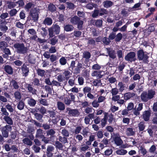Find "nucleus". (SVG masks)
Masks as SVG:
<instances>
[{
	"label": "nucleus",
	"instance_id": "60",
	"mask_svg": "<svg viewBox=\"0 0 157 157\" xmlns=\"http://www.w3.org/2000/svg\"><path fill=\"white\" fill-rule=\"evenodd\" d=\"M50 44L53 46L55 45L58 41V39L57 38L56 36H55L50 40Z\"/></svg>",
	"mask_w": 157,
	"mask_h": 157
},
{
	"label": "nucleus",
	"instance_id": "22",
	"mask_svg": "<svg viewBox=\"0 0 157 157\" xmlns=\"http://www.w3.org/2000/svg\"><path fill=\"white\" fill-rule=\"evenodd\" d=\"M63 28L64 31L68 32L73 30L74 29V27L71 25L67 24L64 25Z\"/></svg>",
	"mask_w": 157,
	"mask_h": 157
},
{
	"label": "nucleus",
	"instance_id": "11",
	"mask_svg": "<svg viewBox=\"0 0 157 157\" xmlns=\"http://www.w3.org/2000/svg\"><path fill=\"white\" fill-rule=\"evenodd\" d=\"M66 110L68 112V114L70 116L77 117L80 114V113L77 109H72L68 107L66 108Z\"/></svg>",
	"mask_w": 157,
	"mask_h": 157
},
{
	"label": "nucleus",
	"instance_id": "3",
	"mask_svg": "<svg viewBox=\"0 0 157 157\" xmlns=\"http://www.w3.org/2000/svg\"><path fill=\"white\" fill-rule=\"evenodd\" d=\"M155 94V92L152 90L148 91L147 93V91L143 92L140 95L141 99L142 101L144 102H147L149 99L152 98Z\"/></svg>",
	"mask_w": 157,
	"mask_h": 157
},
{
	"label": "nucleus",
	"instance_id": "45",
	"mask_svg": "<svg viewBox=\"0 0 157 157\" xmlns=\"http://www.w3.org/2000/svg\"><path fill=\"white\" fill-rule=\"evenodd\" d=\"M127 153V151L126 150L123 149L118 150L116 151V154L120 155H125Z\"/></svg>",
	"mask_w": 157,
	"mask_h": 157
},
{
	"label": "nucleus",
	"instance_id": "21",
	"mask_svg": "<svg viewBox=\"0 0 157 157\" xmlns=\"http://www.w3.org/2000/svg\"><path fill=\"white\" fill-rule=\"evenodd\" d=\"M82 64L78 62L77 66L74 69V73L75 74L80 73L81 71V69L82 68Z\"/></svg>",
	"mask_w": 157,
	"mask_h": 157
},
{
	"label": "nucleus",
	"instance_id": "30",
	"mask_svg": "<svg viewBox=\"0 0 157 157\" xmlns=\"http://www.w3.org/2000/svg\"><path fill=\"white\" fill-rule=\"evenodd\" d=\"M25 105V103L22 100H20L17 103V108L19 110H22L24 109Z\"/></svg>",
	"mask_w": 157,
	"mask_h": 157
},
{
	"label": "nucleus",
	"instance_id": "33",
	"mask_svg": "<svg viewBox=\"0 0 157 157\" xmlns=\"http://www.w3.org/2000/svg\"><path fill=\"white\" fill-rule=\"evenodd\" d=\"M23 143L27 146H31L33 144V142L28 138H25L22 140Z\"/></svg>",
	"mask_w": 157,
	"mask_h": 157
},
{
	"label": "nucleus",
	"instance_id": "12",
	"mask_svg": "<svg viewBox=\"0 0 157 157\" xmlns=\"http://www.w3.org/2000/svg\"><path fill=\"white\" fill-rule=\"evenodd\" d=\"M151 114V111L150 109L145 110L143 112L142 116L143 118L145 121L147 122L150 120Z\"/></svg>",
	"mask_w": 157,
	"mask_h": 157
},
{
	"label": "nucleus",
	"instance_id": "20",
	"mask_svg": "<svg viewBox=\"0 0 157 157\" xmlns=\"http://www.w3.org/2000/svg\"><path fill=\"white\" fill-rule=\"evenodd\" d=\"M113 4V2L111 1L106 0L103 2V5L104 7L106 8L111 7Z\"/></svg>",
	"mask_w": 157,
	"mask_h": 157
},
{
	"label": "nucleus",
	"instance_id": "13",
	"mask_svg": "<svg viewBox=\"0 0 157 157\" xmlns=\"http://www.w3.org/2000/svg\"><path fill=\"white\" fill-rule=\"evenodd\" d=\"M37 110L35 109V111H32V113L34 115V117L36 120L40 122H42L43 121V115L40 113H37Z\"/></svg>",
	"mask_w": 157,
	"mask_h": 157
},
{
	"label": "nucleus",
	"instance_id": "46",
	"mask_svg": "<svg viewBox=\"0 0 157 157\" xmlns=\"http://www.w3.org/2000/svg\"><path fill=\"white\" fill-rule=\"evenodd\" d=\"M98 16H99V10L94 9V11L92 12V17L93 18H95Z\"/></svg>",
	"mask_w": 157,
	"mask_h": 157
},
{
	"label": "nucleus",
	"instance_id": "1",
	"mask_svg": "<svg viewBox=\"0 0 157 157\" xmlns=\"http://www.w3.org/2000/svg\"><path fill=\"white\" fill-rule=\"evenodd\" d=\"M39 11L36 8L31 9L29 13L27 21L32 24L33 22L37 21L39 16Z\"/></svg>",
	"mask_w": 157,
	"mask_h": 157
},
{
	"label": "nucleus",
	"instance_id": "41",
	"mask_svg": "<svg viewBox=\"0 0 157 157\" xmlns=\"http://www.w3.org/2000/svg\"><path fill=\"white\" fill-rule=\"evenodd\" d=\"M127 134L128 136H133L135 134V132L132 128H128L126 129Z\"/></svg>",
	"mask_w": 157,
	"mask_h": 157
},
{
	"label": "nucleus",
	"instance_id": "48",
	"mask_svg": "<svg viewBox=\"0 0 157 157\" xmlns=\"http://www.w3.org/2000/svg\"><path fill=\"white\" fill-rule=\"evenodd\" d=\"M99 16H102L104 15H106L108 13V10L104 8H101L99 10Z\"/></svg>",
	"mask_w": 157,
	"mask_h": 157
},
{
	"label": "nucleus",
	"instance_id": "24",
	"mask_svg": "<svg viewBox=\"0 0 157 157\" xmlns=\"http://www.w3.org/2000/svg\"><path fill=\"white\" fill-rule=\"evenodd\" d=\"M47 136H50V137L52 138L55 136L56 131L53 129L51 128L47 130L46 131Z\"/></svg>",
	"mask_w": 157,
	"mask_h": 157
},
{
	"label": "nucleus",
	"instance_id": "59",
	"mask_svg": "<svg viewBox=\"0 0 157 157\" xmlns=\"http://www.w3.org/2000/svg\"><path fill=\"white\" fill-rule=\"evenodd\" d=\"M139 147V150L142 154L143 155H145L147 154V150L144 148V146H141Z\"/></svg>",
	"mask_w": 157,
	"mask_h": 157
},
{
	"label": "nucleus",
	"instance_id": "54",
	"mask_svg": "<svg viewBox=\"0 0 157 157\" xmlns=\"http://www.w3.org/2000/svg\"><path fill=\"white\" fill-rule=\"evenodd\" d=\"M8 46V44L5 41H0V48L3 50Z\"/></svg>",
	"mask_w": 157,
	"mask_h": 157
},
{
	"label": "nucleus",
	"instance_id": "5",
	"mask_svg": "<svg viewBox=\"0 0 157 157\" xmlns=\"http://www.w3.org/2000/svg\"><path fill=\"white\" fill-rule=\"evenodd\" d=\"M70 21L72 25H77V28L78 30H81L82 29L83 21L81 20L80 18L77 16H75L71 17Z\"/></svg>",
	"mask_w": 157,
	"mask_h": 157
},
{
	"label": "nucleus",
	"instance_id": "4",
	"mask_svg": "<svg viewBox=\"0 0 157 157\" xmlns=\"http://www.w3.org/2000/svg\"><path fill=\"white\" fill-rule=\"evenodd\" d=\"M48 35L49 37L52 38L55 35H58L60 33V27L57 23L53 24L52 26L48 29Z\"/></svg>",
	"mask_w": 157,
	"mask_h": 157
},
{
	"label": "nucleus",
	"instance_id": "40",
	"mask_svg": "<svg viewBox=\"0 0 157 157\" xmlns=\"http://www.w3.org/2000/svg\"><path fill=\"white\" fill-rule=\"evenodd\" d=\"M89 133V128L86 127L83 129L82 132L81 133L83 135L84 137H86L88 136V133Z\"/></svg>",
	"mask_w": 157,
	"mask_h": 157
},
{
	"label": "nucleus",
	"instance_id": "37",
	"mask_svg": "<svg viewBox=\"0 0 157 157\" xmlns=\"http://www.w3.org/2000/svg\"><path fill=\"white\" fill-rule=\"evenodd\" d=\"M125 67V64L123 63H120L119 65L117 67V69L119 72L122 73L123 69Z\"/></svg>",
	"mask_w": 157,
	"mask_h": 157
},
{
	"label": "nucleus",
	"instance_id": "55",
	"mask_svg": "<svg viewBox=\"0 0 157 157\" xmlns=\"http://www.w3.org/2000/svg\"><path fill=\"white\" fill-rule=\"evenodd\" d=\"M95 133L97 136L98 138V139H101L103 136V132L102 130H100L96 132Z\"/></svg>",
	"mask_w": 157,
	"mask_h": 157
},
{
	"label": "nucleus",
	"instance_id": "14",
	"mask_svg": "<svg viewBox=\"0 0 157 157\" xmlns=\"http://www.w3.org/2000/svg\"><path fill=\"white\" fill-rule=\"evenodd\" d=\"M7 23L5 20L0 21V29L4 33H6L8 29V27L6 25Z\"/></svg>",
	"mask_w": 157,
	"mask_h": 157
},
{
	"label": "nucleus",
	"instance_id": "42",
	"mask_svg": "<svg viewBox=\"0 0 157 157\" xmlns=\"http://www.w3.org/2000/svg\"><path fill=\"white\" fill-rule=\"evenodd\" d=\"M18 12V11L16 9H13L8 11V14L10 17H12L16 16Z\"/></svg>",
	"mask_w": 157,
	"mask_h": 157
},
{
	"label": "nucleus",
	"instance_id": "58",
	"mask_svg": "<svg viewBox=\"0 0 157 157\" xmlns=\"http://www.w3.org/2000/svg\"><path fill=\"white\" fill-rule=\"evenodd\" d=\"M59 62L61 65H64L67 63V60L65 57L62 56L59 60Z\"/></svg>",
	"mask_w": 157,
	"mask_h": 157
},
{
	"label": "nucleus",
	"instance_id": "57",
	"mask_svg": "<svg viewBox=\"0 0 157 157\" xmlns=\"http://www.w3.org/2000/svg\"><path fill=\"white\" fill-rule=\"evenodd\" d=\"M102 41L103 43L106 45H109L111 42V41L109 38L106 37H103L102 39Z\"/></svg>",
	"mask_w": 157,
	"mask_h": 157
},
{
	"label": "nucleus",
	"instance_id": "10",
	"mask_svg": "<svg viewBox=\"0 0 157 157\" xmlns=\"http://www.w3.org/2000/svg\"><path fill=\"white\" fill-rule=\"evenodd\" d=\"M27 65L25 63H24L21 67V74L23 76L27 77L29 73V69L27 67Z\"/></svg>",
	"mask_w": 157,
	"mask_h": 157
},
{
	"label": "nucleus",
	"instance_id": "39",
	"mask_svg": "<svg viewBox=\"0 0 157 157\" xmlns=\"http://www.w3.org/2000/svg\"><path fill=\"white\" fill-rule=\"evenodd\" d=\"M63 74L65 76V78L67 81L71 77V73L69 71L65 70L63 73Z\"/></svg>",
	"mask_w": 157,
	"mask_h": 157
},
{
	"label": "nucleus",
	"instance_id": "62",
	"mask_svg": "<svg viewBox=\"0 0 157 157\" xmlns=\"http://www.w3.org/2000/svg\"><path fill=\"white\" fill-rule=\"evenodd\" d=\"M68 83L70 86H73L75 84V78L73 77L69 79Z\"/></svg>",
	"mask_w": 157,
	"mask_h": 157
},
{
	"label": "nucleus",
	"instance_id": "56",
	"mask_svg": "<svg viewBox=\"0 0 157 157\" xmlns=\"http://www.w3.org/2000/svg\"><path fill=\"white\" fill-rule=\"evenodd\" d=\"M118 85L119 87L118 89L119 91L122 92L125 90V86L124 85V84L122 82H119Z\"/></svg>",
	"mask_w": 157,
	"mask_h": 157
},
{
	"label": "nucleus",
	"instance_id": "47",
	"mask_svg": "<svg viewBox=\"0 0 157 157\" xmlns=\"http://www.w3.org/2000/svg\"><path fill=\"white\" fill-rule=\"evenodd\" d=\"M123 36L121 33H118L116 35L115 41L116 42H119L122 38Z\"/></svg>",
	"mask_w": 157,
	"mask_h": 157
},
{
	"label": "nucleus",
	"instance_id": "44",
	"mask_svg": "<svg viewBox=\"0 0 157 157\" xmlns=\"http://www.w3.org/2000/svg\"><path fill=\"white\" fill-rule=\"evenodd\" d=\"M14 97L16 100H20L21 99V93L18 91H15L14 94Z\"/></svg>",
	"mask_w": 157,
	"mask_h": 157
},
{
	"label": "nucleus",
	"instance_id": "18",
	"mask_svg": "<svg viewBox=\"0 0 157 157\" xmlns=\"http://www.w3.org/2000/svg\"><path fill=\"white\" fill-rule=\"evenodd\" d=\"M136 95L134 93L127 92L124 94V99L125 101H127L130 99H132V98H133Z\"/></svg>",
	"mask_w": 157,
	"mask_h": 157
},
{
	"label": "nucleus",
	"instance_id": "15",
	"mask_svg": "<svg viewBox=\"0 0 157 157\" xmlns=\"http://www.w3.org/2000/svg\"><path fill=\"white\" fill-rule=\"evenodd\" d=\"M3 66V69L6 73L10 75H12L13 74V69L11 66L7 65Z\"/></svg>",
	"mask_w": 157,
	"mask_h": 157
},
{
	"label": "nucleus",
	"instance_id": "9",
	"mask_svg": "<svg viewBox=\"0 0 157 157\" xmlns=\"http://www.w3.org/2000/svg\"><path fill=\"white\" fill-rule=\"evenodd\" d=\"M135 56L136 54L134 52H130L125 56L124 59L127 61L132 62L136 60Z\"/></svg>",
	"mask_w": 157,
	"mask_h": 157
},
{
	"label": "nucleus",
	"instance_id": "26",
	"mask_svg": "<svg viewBox=\"0 0 157 157\" xmlns=\"http://www.w3.org/2000/svg\"><path fill=\"white\" fill-rule=\"evenodd\" d=\"M7 8L10 9H14L16 6V2H12L10 1H7L6 2Z\"/></svg>",
	"mask_w": 157,
	"mask_h": 157
},
{
	"label": "nucleus",
	"instance_id": "16",
	"mask_svg": "<svg viewBox=\"0 0 157 157\" xmlns=\"http://www.w3.org/2000/svg\"><path fill=\"white\" fill-rule=\"evenodd\" d=\"M92 24L97 27L100 28L102 25L103 21L102 19L93 20L91 21Z\"/></svg>",
	"mask_w": 157,
	"mask_h": 157
},
{
	"label": "nucleus",
	"instance_id": "61",
	"mask_svg": "<svg viewBox=\"0 0 157 157\" xmlns=\"http://www.w3.org/2000/svg\"><path fill=\"white\" fill-rule=\"evenodd\" d=\"M61 133L63 136H65L67 137L69 136V132L68 130L65 128L63 129Z\"/></svg>",
	"mask_w": 157,
	"mask_h": 157
},
{
	"label": "nucleus",
	"instance_id": "6",
	"mask_svg": "<svg viewBox=\"0 0 157 157\" xmlns=\"http://www.w3.org/2000/svg\"><path fill=\"white\" fill-rule=\"evenodd\" d=\"M146 53L147 52H144L142 49L138 51L137 55L138 59L140 61L143 60L144 63H147L149 61V57Z\"/></svg>",
	"mask_w": 157,
	"mask_h": 157
},
{
	"label": "nucleus",
	"instance_id": "32",
	"mask_svg": "<svg viewBox=\"0 0 157 157\" xmlns=\"http://www.w3.org/2000/svg\"><path fill=\"white\" fill-rule=\"evenodd\" d=\"M27 102L28 105L32 107H34L36 103V101L32 98L29 99Z\"/></svg>",
	"mask_w": 157,
	"mask_h": 157
},
{
	"label": "nucleus",
	"instance_id": "35",
	"mask_svg": "<svg viewBox=\"0 0 157 157\" xmlns=\"http://www.w3.org/2000/svg\"><path fill=\"white\" fill-rule=\"evenodd\" d=\"M57 107L59 110L63 111L65 109V105L61 101H58L57 102Z\"/></svg>",
	"mask_w": 157,
	"mask_h": 157
},
{
	"label": "nucleus",
	"instance_id": "52",
	"mask_svg": "<svg viewBox=\"0 0 157 157\" xmlns=\"http://www.w3.org/2000/svg\"><path fill=\"white\" fill-rule=\"evenodd\" d=\"M59 140L60 142L63 144H65L68 143L67 138L65 136L62 137L59 136Z\"/></svg>",
	"mask_w": 157,
	"mask_h": 157
},
{
	"label": "nucleus",
	"instance_id": "25",
	"mask_svg": "<svg viewBox=\"0 0 157 157\" xmlns=\"http://www.w3.org/2000/svg\"><path fill=\"white\" fill-rule=\"evenodd\" d=\"M98 6V5L96 4L90 2L87 4L85 6V7L88 9L92 10L94 7L97 8Z\"/></svg>",
	"mask_w": 157,
	"mask_h": 157
},
{
	"label": "nucleus",
	"instance_id": "38",
	"mask_svg": "<svg viewBox=\"0 0 157 157\" xmlns=\"http://www.w3.org/2000/svg\"><path fill=\"white\" fill-rule=\"evenodd\" d=\"M48 10L52 13L54 12L56 10V7L53 3H50L48 6Z\"/></svg>",
	"mask_w": 157,
	"mask_h": 157
},
{
	"label": "nucleus",
	"instance_id": "28",
	"mask_svg": "<svg viewBox=\"0 0 157 157\" xmlns=\"http://www.w3.org/2000/svg\"><path fill=\"white\" fill-rule=\"evenodd\" d=\"M43 23L45 25H50L52 23V20L51 18L46 17L44 20Z\"/></svg>",
	"mask_w": 157,
	"mask_h": 157
},
{
	"label": "nucleus",
	"instance_id": "17",
	"mask_svg": "<svg viewBox=\"0 0 157 157\" xmlns=\"http://www.w3.org/2000/svg\"><path fill=\"white\" fill-rule=\"evenodd\" d=\"M54 150V147L52 146H48L47 147L46 152V155L48 157H52L53 155V152Z\"/></svg>",
	"mask_w": 157,
	"mask_h": 157
},
{
	"label": "nucleus",
	"instance_id": "2",
	"mask_svg": "<svg viewBox=\"0 0 157 157\" xmlns=\"http://www.w3.org/2000/svg\"><path fill=\"white\" fill-rule=\"evenodd\" d=\"M17 53L19 54H25L27 53L28 50L27 47H25L24 43H15L13 45Z\"/></svg>",
	"mask_w": 157,
	"mask_h": 157
},
{
	"label": "nucleus",
	"instance_id": "64",
	"mask_svg": "<svg viewBox=\"0 0 157 157\" xmlns=\"http://www.w3.org/2000/svg\"><path fill=\"white\" fill-rule=\"evenodd\" d=\"M87 44L89 45H94L95 44V41L93 38H89L88 39Z\"/></svg>",
	"mask_w": 157,
	"mask_h": 157
},
{
	"label": "nucleus",
	"instance_id": "49",
	"mask_svg": "<svg viewBox=\"0 0 157 157\" xmlns=\"http://www.w3.org/2000/svg\"><path fill=\"white\" fill-rule=\"evenodd\" d=\"M32 83L35 86H40V81L38 78H34L32 80Z\"/></svg>",
	"mask_w": 157,
	"mask_h": 157
},
{
	"label": "nucleus",
	"instance_id": "34",
	"mask_svg": "<svg viewBox=\"0 0 157 157\" xmlns=\"http://www.w3.org/2000/svg\"><path fill=\"white\" fill-rule=\"evenodd\" d=\"M38 76L43 77L45 74V71L44 70L38 68L36 70Z\"/></svg>",
	"mask_w": 157,
	"mask_h": 157
},
{
	"label": "nucleus",
	"instance_id": "29",
	"mask_svg": "<svg viewBox=\"0 0 157 157\" xmlns=\"http://www.w3.org/2000/svg\"><path fill=\"white\" fill-rule=\"evenodd\" d=\"M3 119L6 122V123L8 124V125H12L13 121L12 119L8 116H4Z\"/></svg>",
	"mask_w": 157,
	"mask_h": 157
},
{
	"label": "nucleus",
	"instance_id": "43",
	"mask_svg": "<svg viewBox=\"0 0 157 157\" xmlns=\"http://www.w3.org/2000/svg\"><path fill=\"white\" fill-rule=\"evenodd\" d=\"M36 109L37 110V111H39L40 113L43 115L47 113V109L43 106H42L40 108H36Z\"/></svg>",
	"mask_w": 157,
	"mask_h": 157
},
{
	"label": "nucleus",
	"instance_id": "36",
	"mask_svg": "<svg viewBox=\"0 0 157 157\" xmlns=\"http://www.w3.org/2000/svg\"><path fill=\"white\" fill-rule=\"evenodd\" d=\"M90 53L88 51H85L83 53L82 58L86 60H88L91 57Z\"/></svg>",
	"mask_w": 157,
	"mask_h": 157
},
{
	"label": "nucleus",
	"instance_id": "7",
	"mask_svg": "<svg viewBox=\"0 0 157 157\" xmlns=\"http://www.w3.org/2000/svg\"><path fill=\"white\" fill-rule=\"evenodd\" d=\"M12 127L10 125H6L1 128V131L3 136L7 138L9 135V132L11 131Z\"/></svg>",
	"mask_w": 157,
	"mask_h": 157
},
{
	"label": "nucleus",
	"instance_id": "50",
	"mask_svg": "<svg viewBox=\"0 0 157 157\" xmlns=\"http://www.w3.org/2000/svg\"><path fill=\"white\" fill-rule=\"evenodd\" d=\"M108 53L109 57L112 59H114L116 58V56L114 50L109 51L108 52Z\"/></svg>",
	"mask_w": 157,
	"mask_h": 157
},
{
	"label": "nucleus",
	"instance_id": "27",
	"mask_svg": "<svg viewBox=\"0 0 157 157\" xmlns=\"http://www.w3.org/2000/svg\"><path fill=\"white\" fill-rule=\"evenodd\" d=\"M27 88L29 92L33 94H36V90L33 89L31 84H27Z\"/></svg>",
	"mask_w": 157,
	"mask_h": 157
},
{
	"label": "nucleus",
	"instance_id": "31",
	"mask_svg": "<svg viewBox=\"0 0 157 157\" xmlns=\"http://www.w3.org/2000/svg\"><path fill=\"white\" fill-rule=\"evenodd\" d=\"M145 122L142 121L138 124V127L140 132L144 130L146 126L145 125Z\"/></svg>",
	"mask_w": 157,
	"mask_h": 157
},
{
	"label": "nucleus",
	"instance_id": "63",
	"mask_svg": "<svg viewBox=\"0 0 157 157\" xmlns=\"http://www.w3.org/2000/svg\"><path fill=\"white\" fill-rule=\"evenodd\" d=\"M101 67V65L98 63H97L92 66V69L93 70H96V71H99Z\"/></svg>",
	"mask_w": 157,
	"mask_h": 157
},
{
	"label": "nucleus",
	"instance_id": "23",
	"mask_svg": "<svg viewBox=\"0 0 157 157\" xmlns=\"http://www.w3.org/2000/svg\"><path fill=\"white\" fill-rule=\"evenodd\" d=\"M113 140L115 143L118 146L121 145L123 143V141L120 137L118 136H115L113 139Z\"/></svg>",
	"mask_w": 157,
	"mask_h": 157
},
{
	"label": "nucleus",
	"instance_id": "51",
	"mask_svg": "<svg viewBox=\"0 0 157 157\" xmlns=\"http://www.w3.org/2000/svg\"><path fill=\"white\" fill-rule=\"evenodd\" d=\"M55 146L56 148L60 150H62L63 147L62 144L59 141H55Z\"/></svg>",
	"mask_w": 157,
	"mask_h": 157
},
{
	"label": "nucleus",
	"instance_id": "53",
	"mask_svg": "<svg viewBox=\"0 0 157 157\" xmlns=\"http://www.w3.org/2000/svg\"><path fill=\"white\" fill-rule=\"evenodd\" d=\"M101 127L103 128L107 124V117L105 115L104 118L101 119Z\"/></svg>",
	"mask_w": 157,
	"mask_h": 157
},
{
	"label": "nucleus",
	"instance_id": "19",
	"mask_svg": "<svg viewBox=\"0 0 157 157\" xmlns=\"http://www.w3.org/2000/svg\"><path fill=\"white\" fill-rule=\"evenodd\" d=\"M102 71H94L91 73V75L93 77L95 76L97 79H100L102 77V75H101Z\"/></svg>",
	"mask_w": 157,
	"mask_h": 157
},
{
	"label": "nucleus",
	"instance_id": "8",
	"mask_svg": "<svg viewBox=\"0 0 157 157\" xmlns=\"http://www.w3.org/2000/svg\"><path fill=\"white\" fill-rule=\"evenodd\" d=\"M42 131V130L41 129L37 130L36 137L37 138L41 139L42 141H44L45 143H48L49 140L43 135Z\"/></svg>",
	"mask_w": 157,
	"mask_h": 157
}]
</instances>
